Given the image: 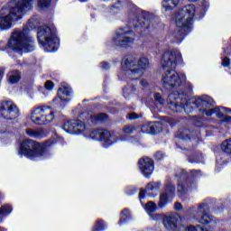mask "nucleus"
I'll return each mask as SVG.
<instances>
[{"label":"nucleus","instance_id":"1","mask_svg":"<svg viewBox=\"0 0 231 231\" xmlns=\"http://www.w3.org/2000/svg\"><path fill=\"white\" fill-rule=\"evenodd\" d=\"M194 15H196V6L194 5H188L179 10L176 14L175 24L177 28L173 32V37L176 39L178 44L183 41L185 33L192 30Z\"/></svg>","mask_w":231,"mask_h":231},{"label":"nucleus","instance_id":"2","mask_svg":"<svg viewBox=\"0 0 231 231\" xmlns=\"http://www.w3.org/2000/svg\"><path fill=\"white\" fill-rule=\"evenodd\" d=\"M121 66L128 79H131V80H140L151 65L147 57L141 56L139 59H136L133 55H128L123 59Z\"/></svg>","mask_w":231,"mask_h":231},{"label":"nucleus","instance_id":"3","mask_svg":"<svg viewBox=\"0 0 231 231\" xmlns=\"http://www.w3.org/2000/svg\"><path fill=\"white\" fill-rule=\"evenodd\" d=\"M214 104V99L208 96H202L193 101V106H195L200 113L206 115V116H212V115H216L217 118H223V122L231 125V116H226L231 114L230 108H226L225 106L210 108Z\"/></svg>","mask_w":231,"mask_h":231},{"label":"nucleus","instance_id":"4","mask_svg":"<svg viewBox=\"0 0 231 231\" xmlns=\"http://www.w3.org/2000/svg\"><path fill=\"white\" fill-rule=\"evenodd\" d=\"M27 6H30V0H12L9 3V13L0 16V28L2 30H10L12 23L23 18L24 8H27Z\"/></svg>","mask_w":231,"mask_h":231},{"label":"nucleus","instance_id":"5","mask_svg":"<svg viewBox=\"0 0 231 231\" xmlns=\"http://www.w3.org/2000/svg\"><path fill=\"white\" fill-rule=\"evenodd\" d=\"M7 46L20 55L28 53L30 51V25H25L23 29L13 31Z\"/></svg>","mask_w":231,"mask_h":231},{"label":"nucleus","instance_id":"6","mask_svg":"<svg viewBox=\"0 0 231 231\" xmlns=\"http://www.w3.org/2000/svg\"><path fill=\"white\" fill-rule=\"evenodd\" d=\"M38 42L43 46L45 51L55 52L59 50V38L55 27L42 25L37 31Z\"/></svg>","mask_w":231,"mask_h":231},{"label":"nucleus","instance_id":"7","mask_svg":"<svg viewBox=\"0 0 231 231\" xmlns=\"http://www.w3.org/2000/svg\"><path fill=\"white\" fill-rule=\"evenodd\" d=\"M187 81V76L183 73L176 72L174 69L166 70L162 73V84L167 91H172L176 88L183 86Z\"/></svg>","mask_w":231,"mask_h":231},{"label":"nucleus","instance_id":"8","mask_svg":"<svg viewBox=\"0 0 231 231\" xmlns=\"http://www.w3.org/2000/svg\"><path fill=\"white\" fill-rule=\"evenodd\" d=\"M54 118L53 112L47 106H35L31 113V119L37 125H46V124L53 122Z\"/></svg>","mask_w":231,"mask_h":231},{"label":"nucleus","instance_id":"9","mask_svg":"<svg viewBox=\"0 0 231 231\" xmlns=\"http://www.w3.org/2000/svg\"><path fill=\"white\" fill-rule=\"evenodd\" d=\"M167 104L173 113H181V111L190 113V110H189L190 106L187 104V98L183 94H180V92L170 94L168 96Z\"/></svg>","mask_w":231,"mask_h":231},{"label":"nucleus","instance_id":"10","mask_svg":"<svg viewBox=\"0 0 231 231\" xmlns=\"http://www.w3.org/2000/svg\"><path fill=\"white\" fill-rule=\"evenodd\" d=\"M182 60L181 52L179 51H166L162 55L161 64L164 71H171V69H176L178 63L182 62Z\"/></svg>","mask_w":231,"mask_h":231},{"label":"nucleus","instance_id":"11","mask_svg":"<svg viewBox=\"0 0 231 231\" xmlns=\"http://www.w3.org/2000/svg\"><path fill=\"white\" fill-rule=\"evenodd\" d=\"M208 210H210L208 204L202 203L199 205L197 208V211L193 217L194 221L203 226L216 223V219H214V217H212V215L208 214Z\"/></svg>","mask_w":231,"mask_h":231},{"label":"nucleus","instance_id":"12","mask_svg":"<svg viewBox=\"0 0 231 231\" xmlns=\"http://www.w3.org/2000/svg\"><path fill=\"white\" fill-rule=\"evenodd\" d=\"M134 42V37L131 36V32L120 29L114 36V44L121 48H129Z\"/></svg>","mask_w":231,"mask_h":231},{"label":"nucleus","instance_id":"13","mask_svg":"<svg viewBox=\"0 0 231 231\" xmlns=\"http://www.w3.org/2000/svg\"><path fill=\"white\" fill-rule=\"evenodd\" d=\"M73 93L71 88L68 84H61L60 88L58 90V97L53 100L54 107H64V102H68V98Z\"/></svg>","mask_w":231,"mask_h":231},{"label":"nucleus","instance_id":"14","mask_svg":"<svg viewBox=\"0 0 231 231\" xmlns=\"http://www.w3.org/2000/svg\"><path fill=\"white\" fill-rule=\"evenodd\" d=\"M19 110L12 101H5L0 103V115L4 118H16Z\"/></svg>","mask_w":231,"mask_h":231},{"label":"nucleus","instance_id":"15","mask_svg":"<svg viewBox=\"0 0 231 231\" xmlns=\"http://www.w3.org/2000/svg\"><path fill=\"white\" fill-rule=\"evenodd\" d=\"M63 129L70 134H80L86 131V125L80 120L69 121L64 124Z\"/></svg>","mask_w":231,"mask_h":231},{"label":"nucleus","instance_id":"16","mask_svg":"<svg viewBox=\"0 0 231 231\" xmlns=\"http://www.w3.org/2000/svg\"><path fill=\"white\" fill-rule=\"evenodd\" d=\"M90 138L92 140H99L100 142H105L110 145L113 142H116L115 136L111 135V133L107 130H93L90 133Z\"/></svg>","mask_w":231,"mask_h":231},{"label":"nucleus","instance_id":"17","mask_svg":"<svg viewBox=\"0 0 231 231\" xmlns=\"http://www.w3.org/2000/svg\"><path fill=\"white\" fill-rule=\"evenodd\" d=\"M181 217L178 214H170L164 217L163 225L166 230H176L178 225H180Z\"/></svg>","mask_w":231,"mask_h":231},{"label":"nucleus","instance_id":"18","mask_svg":"<svg viewBox=\"0 0 231 231\" xmlns=\"http://www.w3.org/2000/svg\"><path fill=\"white\" fill-rule=\"evenodd\" d=\"M30 145H31V152H30L31 160H37L38 158H42V156H44L46 150H44V147L42 145L39 144V143L33 140L30 141Z\"/></svg>","mask_w":231,"mask_h":231},{"label":"nucleus","instance_id":"19","mask_svg":"<svg viewBox=\"0 0 231 231\" xmlns=\"http://www.w3.org/2000/svg\"><path fill=\"white\" fill-rule=\"evenodd\" d=\"M162 122L148 123L141 127L142 133L146 134H157V133H162Z\"/></svg>","mask_w":231,"mask_h":231},{"label":"nucleus","instance_id":"20","mask_svg":"<svg viewBox=\"0 0 231 231\" xmlns=\"http://www.w3.org/2000/svg\"><path fill=\"white\" fill-rule=\"evenodd\" d=\"M139 169L143 174H152L154 171V161L149 157L141 158L138 162Z\"/></svg>","mask_w":231,"mask_h":231},{"label":"nucleus","instance_id":"21","mask_svg":"<svg viewBox=\"0 0 231 231\" xmlns=\"http://www.w3.org/2000/svg\"><path fill=\"white\" fill-rule=\"evenodd\" d=\"M87 116L86 121L88 125H93L95 122H104L107 120V115L106 114H84Z\"/></svg>","mask_w":231,"mask_h":231},{"label":"nucleus","instance_id":"22","mask_svg":"<svg viewBox=\"0 0 231 231\" xmlns=\"http://www.w3.org/2000/svg\"><path fill=\"white\" fill-rule=\"evenodd\" d=\"M19 154L21 156H25V158H30V140H23L20 145Z\"/></svg>","mask_w":231,"mask_h":231},{"label":"nucleus","instance_id":"23","mask_svg":"<svg viewBox=\"0 0 231 231\" xmlns=\"http://www.w3.org/2000/svg\"><path fill=\"white\" fill-rule=\"evenodd\" d=\"M180 5V0H162V8L165 12L174 10Z\"/></svg>","mask_w":231,"mask_h":231},{"label":"nucleus","instance_id":"24","mask_svg":"<svg viewBox=\"0 0 231 231\" xmlns=\"http://www.w3.org/2000/svg\"><path fill=\"white\" fill-rule=\"evenodd\" d=\"M172 198L173 197H171V195H168L167 192L161 194L159 203H158L159 208H165V207L169 205V201H171Z\"/></svg>","mask_w":231,"mask_h":231},{"label":"nucleus","instance_id":"25","mask_svg":"<svg viewBox=\"0 0 231 231\" xmlns=\"http://www.w3.org/2000/svg\"><path fill=\"white\" fill-rule=\"evenodd\" d=\"M136 93V87L134 85L129 83L123 90V95L125 98L130 99L133 95Z\"/></svg>","mask_w":231,"mask_h":231},{"label":"nucleus","instance_id":"26","mask_svg":"<svg viewBox=\"0 0 231 231\" xmlns=\"http://www.w3.org/2000/svg\"><path fill=\"white\" fill-rule=\"evenodd\" d=\"M7 77L10 84H17L21 80V72L19 70H13L8 73Z\"/></svg>","mask_w":231,"mask_h":231},{"label":"nucleus","instance_id":"27","mask_svg":"<svg viewBox=\"0 0 231 231\" xmlns=\"http://www.w3.org/2000/svg\"><path fill=\"white\" fill-rule=\"evenodd\" d=\"M179 138H181L182 140H190L191 138H194V132H190V130L187 128L180 129L178 132Z\"/></svg>","mask_w":231,"mask_h":231},{"label":"nucleus","instance_id":"28","mask_svg":"<svg viewBox=\"0 0 231 231\" xmlns=\"http://www.w3.org/2000/svg\"><path fill=\"white\" fill-rule=\"evenodd\" d=\"M8 214H12V206L4 205L0 208V223L3 221V218Z\"/></svg>","mask_w":231,"mask_h":231},{"label":"nucleus","instance_id":"29","mask_svg":"<svg viewBox=\"0 0 231 231\" xmlns=\"http://www.w3.org/2000/svg\"><path fill=\"white\" fill-rule=\"evenodd\" d=\"M187 184V180L180 181L177 187V194L180 198H183L185 194H187V188L185 185Z\"/></svg>","mask_w":231,"mask_h":231},{"label":"nucleus","instance_id":"30","mask_svg":"<svg viewBox=\"0 0 231 231\" xmlns=\"http://www.w3.org/2000/svg\"><path fill=\"white\" fill-rule=\"evenodd\" d=\"M144 210L147 212V214H149L151 216V214H154V212H156V210H158V206H156V203H154L152 201H149L145 205Z\"/></svg>","mask_w":231,"mask_h":231},{"label":"nucleus","instance_id":"31","mask_svg":"<svg viewBox=\"0 0 231 231\" xmlns=\"http://www.w3.org/2000/svg\"><path fill=\"white\" fill-rule=\"evenodd\" d=\"M38 8L40 10H50L51 8V0H38Z\"/></svg>","mask_w":231,"mask_h":231},{"label":"nucleus","instance_id":"32","mask_svg":"<svg viewBox=\"0 0 231 231\" xmlns=\"http://www.w3.org/2000/svg\"><path fill=\"white\" fill-rule=\"evenodd\" d=\"M131 219V212L127 209H124L121 213V219L119 221V225H124L127 223Z\"/></svg>","mask_w":231,"mask_h":231},{"label":"nucleus","instance_id":"33","mask_svg":"<svg viewBox=\"0 0 231 231\" xmlns=\"http://www.w3.org/2000/svg\"><path fill=\"white\" fill-rule=\"evenodd\" d=\"M160 182H152L146 186L145 192H155L160 189Z\"/></svg>","mask_w":231,"mask_h":231},{"label":"nucleus","instance_id":"34","mask_svg":"<svg viewBox=\"0 0 231 231\" xmlns=\"http://www.w3.org/2000/svg\"><path fill=\"white\" fill-rule=\"evenodd\" d=\"M221 149L222 151H224V152H227V154H231V139H227L224 141L221 145Z\"/></svg>","mask_w":231,"mask_h":231},{"label":"nucleus","instance_id":"35","mask_svg":"<svg viewBox=\"0 0 231 231\" xmlns=\"http://www.w3.org/2000/svg\"><path fill=\"white\" fill-rule=\"evenodd\" d=\"M106 229V222L97 220L94 225L92 231H104Z\"/></svg>","mask_w":231,"mask_h":231},{"label":"nucleus","instance_id":"36","mask_svg":"<svg viewBox=\"0 0 231 231\" xmlns=\"http://www.w3.org/2000/svg\"><path fill=\"white\" fill-rule=\"evenodd\" d=\"M134 131H136V127L132 125H125L123 128V133H125V134H133Z\"/></svg>","mask_w":231,"mask_h":231},{"label":"nucleus","instance_id":"37","mask_svg":"<svg viewBox=\"0 0 231 231\" xmlns=\"http://www.w3.org/2000/svg\"><path fill=\"white\" fill-rule=\"evenodd\" d=\"M165 192H167V194L171 198H174V192H176V188L172 184H168Z\"/></svg>","mask_w":231,"mask_h":231},{"label":"nucleus","instance_id":"38","mask_svg":"<svg viewBox=\"0 0 231 231\" xmlns=\"http://www.w3.org/2000/svg\"><path fill=\"white\" fill-rule=\"evenodd\" d=\"M153 97H154L155 102L160 104V106H164L165 105V100L163 99V97H162V95H160V93L154 94Z\"/></svg>","mask_w":231,"mask_h":231},{"label":"nucleus","instance_id":"39","mask_svg":"<svg viewBox=\"0 0 231 231\" xmlns=\"http://www.w3.org/2000/svg\"><path fill=\"white\" fill-rule=\"evenodd\" d=\"M42 135V131L41 130H30L31 138H39Z\"/></svg>","mask_w":231,"mask_h":231},{"label":"nucleus","instance_id":"40","mask_svg":"<svg viewBox=\"0 0 231 231\" xmlns=\"http://www.w3.org/2000/svg\"><path fill=\"white\" fill-rule=\"evenodd\" d=\"M45 89H47V91H51L53 90L54 85L51 81L48 80L45 82Z\"/></svg>","mask_w":231,"mask_h":231},{"label":"nucleus","instance_id":"41","mask_svg":"<svg viewBox=\"0 0 231 231\" xmlns=\"http://www.w3.org/2000/svg\"><path fill=\"white\" fill-rule=\"evenodd\" d=\"M165 154H163L162 152H157L155 153L156 160H163Z\"/></svg>","mask_w":231,"mask_h":231},{"label":"nucleus","instance_id":"42","mask_svg":"<svg viewBox=\"0 0 231 231\" xmlns=\"http://www.w3.org/2000/svg\"><path fill=\"white\" fill-rule=\"evenodd\" d=\"M222 66H230V59L228 58H224V60H222Z\"/></svg>","mask_w":231,"mask_h":231},{"label":"nucleus","instance_id":"43","mask_svg":"<svg viewBox=\"0 0 231 231\" xmlns=\"http://www.w3.org/2000/svg\"><path fill=\"white\" fill-rule=\"evenodd\" d=\"M223 169V164L221 163V162H219V160H217V167H216V171L219 172V170Z\"/></svg>","mask_w":231,"mask_h":231},{"label":"nucleus","instance_id":"44","mask_svg":"<svg viewBox=\"0 0 231 231\" xmlns=\"http://www.w3.org/2000/svg\"><path fill=\"white\" fill-rule=\"evenodd\" d=\"M128 118L129 120H137L138 115H136V113H132L129 115Z\"/></svg>","mask_w":231,"mask_h":231},{"label":"nucleus","instance_id":"45","mask_svg":"<svg viewBox=\"0 0 231 231\" xmlns=\"http://www.w3.org/2000/svg\"><path fill=\"white\" fill-rule=\"evenodd\" d=\"M140 85L143 87V88H147V86H149V82H147L146 79H142L140 81Z\"/></svg>","mask_w":231,"mask_h":231},{"label":"nucleus","instance_id":"46","mask_svg":"<svg viewBox=\"0 0 231 231\" xmlns=\"http://www.w3.org/2000/svg\"><path fill=\"white\" fill-rule=\"evenodd\" d=\"M199 229L202 230V228L199 226L196 227V226H190L189 227H188L189 231H198Z\"/></svg>","mask_w":231,"mask_h":231},{"label":"nucleus","instance_id":"47","mask_svg":"<svg viewBox=\"0 0 231 231\" xmlns=\"http://www.w3.org/2000/svg\"><path fill=\"white\" fill-rule=\"evenodd\" d=\"M183 206L180 202L175 203V210H182Z\"/></svg>","mask_w":231,"mask_h":231},{"label":"nucleus","instance_id":"48","mask_svg":"<svg viewBox=\"0 0 231 231\" xmlns=\"http://www.w3.org/2000/svg\"><path fill=\"white\" fill-rule=\"evenodd\" d=\"M151 217L155 219V221H158V219H160L162 217V216H160L158 214H152Z\"/></svg>","mask_w":231,"mask_h":231},{"label":"nucleus","instance_id":"49","mask_svg":"<svg viewBox=\"0 0 231 231\" xmlns=\"http://www.w3.org/2000/svg\"><path fill=\"white\" fill-rule=\"evenodd\" d=\"M145 196V191H143V189H141V191L139 192V199H143Z\"/></svg>","mask_w":231,"mask_h":231},{"label":"nucleus","instance_id":"50","mask_svg":"<svg viewBox=\"0 0 231 231\" xmlns=\"http://www.w3.org/2000/svg\"><path fill=\"white\" fill-rule=\"evenodd\" d=\"M101 68H103V69H107L109 68V63L107 62L101 63Z\"/></svg>","mask_w":231,"mask_h":231},{"label":"nucleus","instance_id":"51","mask_svg":"<svg viewBox=\"0 0 231 231\" xmlns=\"http://www.w3.org/2000/svg\"><path fill=\"white\" fill-rule=\"evenodd\" d=\"M135 192H136V190L132 189L131 192L126 191V194H127V196H133V194H134Z\"/></svg>","mask_w":231,"mask_h":231},{"label":"nucleus","instance_id":"52","mask_svg":"<svg viewBox=\"0 0 231 231\" xmlns=\"http://www.w3.org/2000/svg\"><path fill=\"white\" fill-rule=\"evenodd\" d=\"M35 50V45L33 43H31V51H33Z\"/></svg>","mask_w":231,"mask_h":231},{"label":"nucleus","instance_id":"53","mask_svg":"<svg viewBox=\"0 0 231 231\" xmlns=\"http://www.w3.org/2000/svg\"><path fill=\"white\" fill-rule=\"evenodd\" d=\"M148 196H149V198H156L158 195L149 194Z\"/></svg>","mask_w":231,"mask_h":231},{"label":"nucleus","instance_id":"54","mask_svg":"<svg viewBox=\"0 0 231 231\" xmlns=\"http://www.w3.org/2000/svg\"><path fill=\"white\" fill-rule=\"evenodd\" d=\"M129 0H118V3H127Z\"/></svg>","mask_w":231,"mask_h":231},{"label":"nucleus","instance_id":"55","mask_svg":"<svg viewBox=\"0 0 231 231\" xmlns=\"http://www.w3.org/2000/svg\"><path fill=\"white\" fill-rule=\"evenodd\" d=\"M198 172H199V171H196V170H193V171H190L191 174H196V173H198Z\"/></svg>","mask_w":231,"mask_h":231},{"label":"nucleus","instance_id":"56","mask_svg":"<svg viewBox=\"0 0 231 231\" xmlns=\"http://www.w3.org/2000/svg\"><path fill=\"white\" fill-rule=\"evenodd\" d=\"M3 79V71L0 70V80Z\"/></svg>","mask_w":231,"mask_h":231},{"label":"nucleus","instance_id":"57","mask_svg":"<svg viewBox=\"0 0 231 231\" xmlns=\"http://www.w3.org/2000/svg\"><path fill=\"white\" fill-rule=\"evenodd\" d=\"M189 172H187V171H185V170H183L182 171H181V174H188Z\"/></svg>","mask_w":231,"mask_h":231},{"label":"nucleus","instance_id":"58","mask_svg":"<svg viewBox=\"0 0 231 231\" xmlns=\"http://www.w3.org/2000/svg\"><path fill=\"white\" fill-rule=\"evenodd\" d=\"M189 3H196V1H198V0H189Z\"/></svg>","mask_w":231,"mask_h":231},{"label":"nucleus","instance_id":"59","mask_svg":"<svg viewBox=\"0 0 231 231\" xmlns=\"http://www.w3.org/2000/svg\"><path fill=\"white\" fill-rule=\"evenodd\" d=\"M81 3H86L88 0H79Z\"/></svg>","mask_w":231,"mask_h":231},{"label":"nucleus","instance_id":"60","mask_svg":"<svg viewBox=\"0 0 231 231\" xmlns=\"http://www.w3.org/2000/svg\"><path fill=\"white\" fill-rule=\"evenodd\" d=\"M145 178H150V175L149 174L145 175Z\"/></svg>","mask_w":231,"mask_h":231},{"label":"nucleus","instance_id":"61","mask_svg":"<svg viewBox=\"0 0 231 231\" xmlns=\"http://www.w3.org/2000/svg\"><path fill=\"white\" fill-rule=\"evenodd\" d=\"M37 62V60L34 58V63Z\"/></svg>","mask_w":231,"mask_h":231},{"label":"nucleus","instance_id":"62","mask_svg":"<svg viewBox=\"0 0 231 231\" xmlns=\"http://www.w3.org/2000/svg\"><path fill=\"white\" fill-rule=\"evenodd\" d=\"M225 53H226V55H228V52H226V51H225Z\"/></svg>","mask_w":231,"mask_h":231},{"label":"nucleus","instance_id":"63","mask_svg":"<svg viewBox=\"0 0 231 231\" xmlns=\"http://www.w3.org/2000/svg\"><path fill=\"white\" fill-rule=\"evenodd\" d=\"M27 133H30V130H27Z\"/></svg>","mask_w":231,"mask_h":231},{"label":"nucleus","instance_id":"64","mask_svg":"<svg viewBox=\"0 0 231 231\" xmlns=\"http://www.w3.org/2000/svg\"><path fill=\"white\" fill-rule=\"evenodd\" d=\"M0 231H3V229H2V228H0Z\"/></svg>","mask_w":231,"mask_h":231}]
</instances>
